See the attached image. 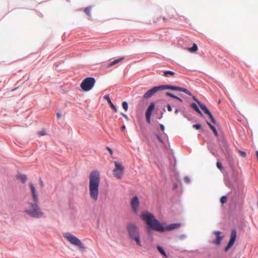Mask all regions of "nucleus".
I'll return each instance as SVG.
<instances>
[{
  "label": "nucleus",
  "mask_w": 258,
  "mask_h": 258,
  "mask_svg": "<svg viewBox=\"0 0 258 258\" xmlns=\"http://www.w3.org/2000/svg\"><path fill=\"white\" fill-rule=\"evenodd\" d=\"M207 123H208V125L209 126V127H210V128L213 132L214 134L215 135V136L216 137H217L218 136V132L217 131V130L216 129L215 127L214 126H213L212 124H211V123H210L209 122H207Z\"/></svg>",
  "instance_id": "obj_19"
},
{
  "label": "nucleus",
  "mask_w": 258,
  "mask_h": 258,
  "mask_svg": "<svg viewBox=\"0 0 258 258\" xmlns=\"http://www.w3.org/2000/svg\"><path fill=\"white\" fill-rule=\"evenodd\" d=\"M127 231L131 239L135 242L139 247L142 246L139 230L137 225L133 223H129L126 227Z\"/></svg>",
  "instance_id": "obj_5"
},
{
  "label": "nucleus",
  "mask_w": 258,
  "mask_h": 258,
  "mask_svg": "<svg viewBox=\"0 0 258 258\" xmlns=\"http://www.w3.org/2000/svg\"><path fill=\"white\" fill-rule=\"evenodd\" d=\"M104 98L108 102L110 107L114 110L115 112H117V109L115 106L112 103L109 95H105L104 96Z\"/></svg>",
  "instance_id": "obj_15"
},
{
  "label": "nucleus",
  "mask_w": 258,
  "mask_h": 258,
  "mask_svg": "<svg viewBox=\"0 0 258 258\" xmlns=\"http://www.w3.org/2000/svg\"><path fill=\"white\" fill-rule=\"evenodd\" d=\"M236 237V232L235 230H233L231 233L230 239L228 245L225 248V251L227 252L234 244Z\"/></svg>",
  "instance_id": "obj_13"
},
{
  "label": "nucleus",
  "mask_w": 258,
  "mask_h": 258,
  "mask_svg": "<svg viewBox=\"0 0 258 258\" xmlns=\"http://www.w3.org/2000/svg\"><path fill=\"white\" fill-rule=\"evenodd\" d=\"M162 19L164 22L166 23L173 19H175V18L173 13L169 12L167 13V17L165 16H163V17L160 16H156L154 17L153 22L155 24H160L161 22V20Z\"/></svg>",
  "instance_id": "obj_9"
},
{
  "label": "nucleus",
  "mask_w": 258,
  "mask_h": 258,
  "mask_svg": "<svg viewBox=\"0 0 258 258\" xmlns=\"http://www.w3.org/2000/svg\"><path fill=\"white\" fill-rule=\"evenodd\" d=\"M17 178L20 180L23 183H24L26 181L27 177L25 174H19L17 176Z\"/></svg>",
  "instance_id": "obj_18"
},
{
  "label": "nucleus",
  "mask_w": 258,
  "mask_h": 258,
  "mask_svg": "<svg viewBox=\"0 0 258 258\" xmlns=\"http://www.w3.org/2000/svg\"><path fill=\"white\" fill-rule=\"evenodd\" d=\"M122 106L125 111H126L127 110L128 104L126 102H125V101L123 102L122 103Z\"/></svg>",
  "instance_id": "obj_25"
},
{
  "label": "nucleus",
  "mask_w": 258,
  "mask_h": 258,
  "mask_svg": "<svg viewBox=\"0 0 258 258\" xmlns=\"http://www.w3.org/2000/svg\"><path fill=\"white\" fill-rule=\"evenodd\" d=\"M29 186L33 203H28L29 207L25 210L24 212L34 218L42 217L43 213L39 206V199L36 189L32 183H29Z\"/></svg>",
  "instance_id": "obj_2"
},
{
  "label": "nucleus",
  "mask_w": 258,
  "mask_h": 258,
  "mask_svg": "<svg viewBox=\"0 0 258 258\" xmlns=\"http://www.w3.org/2000/svg\"><path fill=\"white\" fill-rule=\"evenodd\" d=\"M179 111V109L178 107H176V108H175V110H174V113L177 114L178 113Z\"/></svg>",
  "instance_id": "obj_33"
},
{
  "label": "nucleus",
  "mask_w": 258,
  "mask_h": 258,
  "mask_svg": "<svg viewBox=\"0 0 258 258\" xmlns=\"http://www.w3.org/2000/svg\"><path fill=\"white\" fill-rule=\"evenodd\" d=\"M221 203L223 204L227 202V197L226 196H223L220 199Z\"/></svg>",
  "instance_id": "obj_26"
},
{
  "label": "nucleus",
  "mask_w": 258,
  "mask_h": 258,
  "mask_svg": "<svg viewBox=\"0 0 258 258\" xmlns=\"http://www.w3.org/2000/svg\"><path fill=\"white\" fill-rule=\"evenodd\" d=\"M157 248L162 255H163L165 257L167 256L165 252L164 251V249L162 248V247L160 246H157Z\"/></svg>",
  "instance_id": "obj_21"
},
{
  "label": "nucleus",
  "mask_w": 258,
  "mask_h": 258,
  "mask_svg": "<svg viewBox=\"0 0 258 258\" xmlns=\"http://www.w3.org/2000/svg\"><path fill=\"white\" fill-rule=\"evenodd\" d=\"M184 180L186 183H189V181H190V179H189V178L188 177H184Z\"/></svg>",
  "instance_id": "obj_34"
},
{
  "label": "nucleus",
  "mask_w": 258,
  "mask_h": 258,
  "mask_svg": "<svg viewBox=\"0 0 258 258\" xmlns=\"http://www.w3.org/2000/svg\"><path fill=\"white\" fill-rule=\"evenodd\" d=\"M238 152L241 156L243 157H245L246 156V153L245 152L239 150L238 151Z\"/></svg>",
  "instance_id": "obj_30"
},
{
  "label": "nucleus",
  "mask_w": 258,
  "mask_h": 258,
  "mask_svg": "<svg viewBox=\"0 0 258 258\" xmlns=\"http://www.w3.org/2000/svg\"><path fill=\"white\" fill-rule=\"evenodd\" d=\"M192 98L193 100L196 101L198 103V104L200 106V108L204 111L205 113L207 114L209 116V117L211 119V121L213 123L215 124L216 123V120H215V118H214L213 116L212 115V113L208 109L207 107L204 104H202L201 102L199 101L194 96H193Z\"/></svg>",
  "instance_id": "obj_10"
},
{
  "label": "nucleus",
  "mask_w": 258,
  "mask_h": 258,
  "mask_svg": "<svg viewBox=\"0 0 258 258\" xmlns=\"http://www.w3.org/2000/svg\"><path fill=\"white\" fill-rule=\"evenodd\" d=\"M115 168L113 170V174L115 177L117 179H121L123 175L124 167L117 161L114 162Z\"/></svg>",
  "instance_id": "obj_8"
},
{
  "label": "nucleus",
  "mask_w": 258,
  "mask_h": 258,
  "mask_svg": "<svg viewBox=\"0 0 258 258\" xmlns=\"http://www.w3.org/2000/svg\"><path fill=\"white\" fill-rule=\"evenodd\" d=\"M155 105L154 102H151L148 106L146 112L145 116L147 121L150 123L151 122V116L153 111L155 109Z\"/></svg>",
  "instance_id": "obj_12"
},
{
  "label": "nucleus",
  "mask_w": 258,
  "mask_h": 258,
  "mask_svg": "<svg viewBox=\"0 0 258 258\" xmlns=\"http://www.w3.org/2000/svg\"><path fill=\"white\" fill-rule=\"evenodd\" d=\"M140 217L146 222L149 228L160 232L173 230L181 226L180 223H173L163 227L160 222L155 219V216L149 212L142 213Z\"/></svg>",
  "instance_id": "obj_1"
},
{
  "label": "nucleus",
  "mask_w": 258,
  "mask_h": 258,
  "mask_svg": "<svg viewBox=\"0 0 258 258\" xmlns=\"http://www.w3.org/2000/svg\"><path fill=\"white\" fill-rule=\"evenodd\" d=\"M192 127L196 130H200L201 128V125L200 124H195L192 125Z\"/></svg>",
  "instance_id": "obj_29"
},
{
  "label": "nucleus",
  "mask_w": 258,
  "mask_h": 258,
  "mask_svg": "<svg viewBox=\"0 0 258 258\" xmlns=\"http://www.w3.org/2000/svg\"><path fill=\"white\" fill-rule=\"evenodd\" d=\"M40 184L42 187H43L44 186V184L41 179H40Z\"/></svg>",
  "instance_id": "obj_36"
},
{
  "label": "nucleus",
  "mask_w": 258,
  "mask_h": 258,
  "mask_svg": "<svg viewBox=\"0 0 258 258\" xmlns=\"http://www.w3.org/2000/svg\"><path fill=\"white\" fill-rule=\"evenodd\" d=\"M124 59V57H120L118 59H115L114 60L110 62V63H108L107 64V68H110L118 63H119V62L121 61L122 60H123V59Z\"/></svg>",
  "instance_id": "obj_16"
},
{
  "label": "nucleus",
  "mask_w": 258,
  "mask_h": 258,
  "mask_svg": "<svg viewBox=\"0 0 258 258\" xmlns=\"http://www.w3.org/2000/svg\"><path fill=\"white\" fill-rule=\"evenodd\" d=\"M188 50L192 52L197 51L198 50L197 45L194 43L191 47L188 48Z\"/></svg>",
  "instance_id": "obj_22"
},
{
  "label": "nucleus",
  "mask_w": 258,
  "mask_h": 258,
  "mask_svg": "<svg viewBox=\"0 0 258 258\" xmlns=\"http://www.w3.org/2000/svg\"><path fill=\"white\" fill-rule=\"evenodd\" d=\"M95 83V79L93 77L85 78L81 83L80 87L84 91H90L94 87Z\"/></svg>",
  "instance_id": "obj_6"
},
{
  "label": "nucleus",
  "mask_w": 258,
  "mask_h": 258,
  "mask_svg": "<svg viewBox=\"0 0 258 258\" xmlns=\"http://www.w3.org/2000/svg\"><path fill=\"white\" fill-rule=\"evenodd\" d=\"M107 150H108V151H109V153H110V154H112V153H113L112 150L110 148H109V147H107Z\"/></svg>",
  "instance_id": "obj_37"
},
{
  "label": "nucleus",
  "mask_w": 258,
  "mask_h": 258,
  "mask_svg": "<svg viewBox=\"0 0 258 258\" xmlns=\"http://www.w3.org/2000/svg\"><path fill=\"white\" fill-rule=\"evenodd\" d=\"M56 115L58 119L60 118L61 117V114H60V113H57Z\"/></svg>",
  "instance_id": "obj_38"
},
{
  "label": "nucleus",
  "mask_w": 258,
  "mask_h": 258,
  "mask_svg": "<svg viewBox=\"0 0 258 258\" xmlns=\"http://www.w3.org/2000/svg\"><path fill=\"white\" fill-rule=\"evenodd\" d=\"M100 173L98 170H93L89 176V192L91 199L96 201L99 196Z\"/></svg>",
  "instance_id": "obj_3"
},
{
  "label": "nucleus",
  "mask_w": 258,
  "mask_h": 258,
  "mask_svg": "<svg viewBox=\"0 0 258 258\" xmlns=\"http://www.w3.org/2000/svg\"><path fill=\"white\" fill-rule=\"evenodd\" d=\"M131 205L132 211L134 213L137 214L139 210V199L137 196L134 197L131 201Z\"/></svg>",
  "instance_id": "obj_11"
},
{
  "label": "nucleus",
  "mask_w": 258,
  "mask_h": 258,
  "mask_svg": "<svg viewBox=\"0 0 258 258\" xmlns=\"http://www.w3.org/2000/svg\"><path fill=\"white\" fill-rule=\"evenodd\" d=\"M171 104L172 105V106L174 107L175 108H176V107H178V105L175 102H172L171 103Z\"/></svg>",
  "instance_id": "obj_32"
},
{
  "label": "nucleus",
  "mask_w": 258,
  "mask_h": 258,
  "mask_svg": "<svg viewBox=\"0 0 258 258\" xmlns=\"http://www.w3.org/2000/svg\"><path fill=\"white\" fill-rule=\"evenodd\" d=\"M125 128V126L124 125L122 127V130H124Z\"/></svg>",
  "instance_id": "obj_40"
},
{
  "label": "nucleus",
  "mask_w": 258,
  "mask_h": 258,
  "mask_svg": "<svg viewBox=\"0 0 258 258\" xmlns=\"http://www.w3.org/2000/svg\"><path fill=\"white\" fill-rule=\"evenodd\" d=\"M160 127H161V130L163 132H164V129H165V127H164V125H163V124H160Z\"/></svg>",
  "instance_id": "obj_35"
},
{
  "label": "nucleus",
  "mask_w": 258,
  "mask_h": 258,
  "mask_svg": "<svg viewBox=\"0 0 258 258\" xmlns=\"http://www.w3.org/2000/svg\"><path fill=\"white\" fill-rule=\"evenodd\" d=\"M191 106L192 107V108H193L197 112H198L199 113H200V114L202 115V113L201 112V111L200 110V109H199L197 105L195 103H192L191 104Z\"/></svg>",
  "instance_id": "obj_20"
},
{
  "label": "nucleus",
  "mask_w": 258,
  "mask_h": 258,
  "mask_svg": "<svg viewBox=\"0 0 258 258\" xmlns=\"http://www.w3.org/2000/svg\"><path fill=\"white\" fill-rule=\"evenodd\" d=\"M166 95L167 96H170V97H172L173 98H174V99H176L180 103L182 102V100L181 98H180L179 97L174 95V94H173L171 93L166 92Z\"/></svg>",
  "instance_id": "obj_17"
},
{
  "label": "nucleus",
  "mask_w": 258,
  "mask_h": 258,
  "mask_svg": "<svg viewBox=\"0 0 258 258\" xmlns=\"http://www.w3.org/2000/svg\"><path fill=\"white\" fill-rule=\"evenodd\" d=\"M216 165L217 168L219 169L220 170H222L223 169V166L220 162L218 161L216 163Z\"/></svg>",
  "instance_id": "obj_28"
},
{
  "label": "nucleus",
  "mask_w": 258,
  "mask_h": 258,
  "mask_svg": "<svg viewBox=\"0 0 258 258\" xmlns=\"http://www.w3.org/2000/svg\"><path fill=\"white\" fill-rule=\"evenodd\" d=\"M63 236L71 244L76 245L81 248H83L84 247V244L81 241L71 233L69 232L66 233L64 234Z\"/></svg>",
  "instance_id": "obj_7"
},
{
  "label": "nucleus",
  "mask_w": 258,
  "mask_h": 258,
  "mask_svg": "<svg viewBox=\"0 0 258 258\" xmlns=\"http://www.w3.org/2000/svg\"><path fill=\"white\" fill-rule=\"evenodd\" d=\"M214 234L216 235V238L212 241V243L216 244V245H219L221 243V241L223 239V237L220 235V231H215Z\"/></svg>",
  "instance_id": "obj_14"
},
{
  "label": "nucleus",
  "mask_w": 258,
  "mask_h": 258,
  "mask_svg": "<svg viewBox=\"0 0 258 258\" xmlns=\"http://www.w3.org/2000/svg\"><path fill=\"white\" fill-rule=\"evenodd\" d=\"M38 135L40 136H44L46 135V132L44 129H43L38 132Z\"/></svg>",
  "instance_id": "obj_27"
},
{
  "label": "nucleus",
  "mask_w": 258,
  "mask_h": 258,
  "mask_svg": "<svg viewBox=\"0 0 258 258\" xmlns=\"http://www.w3.org/2000/svg\"><path fill=\"white\" fill-rule=\"evenodd\" d=\"M167 108L168 111L171 112L172 110V108L171 107V105L170 104H168L167 105Z\"/></svg>",
  "instance_id": "obj_31"
},
{
  "label": "nucleus",
  "mask_w": 258,
  "mask_h": 258,
  "mask_svg": "<svg viewBox=\"0 0 258 258\" xmlns=\"http://www.w3.org/2000/svg\"><path fill=\"white\" fill-rule=\"evenodd\" d=\"M168 75L173 76L175 75V73L171 71H167L164 72L163 76L164 77H168Z\"/></svg>",
  "instance_id": "obj_23"
},
{
  "label": "nucleus",
  "mask_w": 258,
  "mask_h": 258,
  "mask_svg": "<svg viewBox=\"0 0 258 258\" xmlns=\"http://www.w3.org/2000/svg\"><path fill=\"white\" fill-rule=\"evenodd\" d=\"M84 12L89 17H91V8L87 7L85 8L84 10Z\"/></svg>",
  "instance_id": "obj_24"
},
{
  "label": "nucleus",
  "mask_w": 258,
  "mask_h": 258,
  "mask_svg": "<svg viewBox=\"0 0 258 258\" xmlns=\"http://www.w3.org/2000/svg\"><path fill=\"white\" fill-rule=\"evenodd\" d=\"M165 89H170L175 91H178L183 92L186 94L191 96L192 94L187 89L184 88H181L178 86H174L172 85H161L159 86H156L150 90H148L144 95V97L145 98H149L154 95L155 93L159 91H161Z\"/></svg>",
  "instance_id": "obj_4"
},
{
  "label": "nucleus",
  "mask_w": 258,
  "mask_h": 258,
  "mask_svg": "<svg viewBox=\"0 0 258 258\" xmlns=\"http://www.w3.org/2000/svg\"><path fill=\"white\" fill-rule=\"evenodd\" d=\"M122 115L125 118H127V116L124 114H122Z\"/></svg>",
  "instance_id": "obj_39"
}]
</instances>
